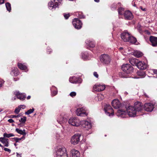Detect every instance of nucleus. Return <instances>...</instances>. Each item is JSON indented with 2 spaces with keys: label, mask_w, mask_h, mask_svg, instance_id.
<instances>
[{
  "label": "nucleus",
  "mask_w": 157,
  "mask_h": 157,
  "mask_svg": "<svg viewBox=\"0 0 157 157\" xmlns=\"http://www.w3.org/2000/svg\"><path fill=\"white\" fill-rule=\"evenodd\" d=\"M126 112L122 109H119L117 110L116 115L117 116L124 118L125 117L127 114L130 117H134L136 116V111L132 106H130L126 108Z\"/></svg>",
  "instance_id": "f257e3e1"
},
{
  "label": "nucleus",
  "mask_w": 157,
  "mask_h": 157,
  "mask_svg": "<svg viewBox=\"0 0 157 157\" xmlns=\"http://www.w3.org/2000/svg\"><path fill=\"white\" fill-rule=\"evenodd\" d=\"M66 149L63 147H59L56 152V157H68L66 153Z\"/></svg>",
  "instance_id": "f03ea898"
},
{
  "label": "nucleus",
  "mask_w": 157,
  "mask_h": 157,
  "mask_svg": "<svg viewBox=\"0 0 157 157\" xmlns=\"http://www.w3.org/2000/svg\"><path fill=\"white\" fill-rule=\"evenodd\" d=\"M122 69L125 73L129 74L132 73L134 70L133 67L130 64H124L122 66Z\"/></svg>",
  "instance_id": "7ed1b4c3"
},
{
  "label": "nucleus",
  "mask_w": 157,
  "mask_h": 157,
  "mask_svg": "<svg viewBox=\"0 0 157 157\" xmlns=\"http://www.w3.org/2000/svg\"><path fill=\"white\" fill-rule=\"evenodd\" d=\"M76 113L77 116L81 117L87 116L88 113V111L85 108L82 107L77 109Z\"/></svg>",
  "instance_id": "20e7f679"
},
{
  "label": "nucleus",
  "mask_w": 157,
  "mask_h": 157,
  "mask_svg": "<svg viewBox=\"0 0 157 157\" xmlns=\"http://www.w3.org/2000/svg\"><path fill=\"white\" fill-rule=\"evenodd\" d=\"M100 60L101 63L106 64H109L111 61L110 56L105 54H102L100 56Z\"/></svg>",
  "instance_id": "39448f33"
},
{
  "label": "nucleus",
  "mask_w": 157,
  "mask_h": 157,
  "mask_svg": "<svg viewBox=\"0 0 157 157\" xmlns=\"http://www.w3.org/2000/svg\"><path fill=\"white\" fill-rule=\"evenodd\" d=\"M62 1V0H53V1L50 2L48 4L49 9H55L61 3Z\"/></svg>",
  "instance_id": "423d86ee"
},
{
  "label": "nucleus",
  "mask_w": 157,
  "mask_h": 157,
  "mask_svg": "<svg viewBox=\"0 0 157 157\" xmlns=\"http://www.w3.org/2000/svg\"><path fill=\"white\" fill-rule=\"evenodd\" d=\"M80 120L76 117L70 118L68 120L69 123L72 126L78 127L80 124Z\"/></svg>",
  "instance_id": "0eeeda50"
},
{
  "label": "nucleus",
  "mask_w": 157,
  "mask_h": 157,
  "mask_svg": "<svg viewBox=\"0 0 157 157\" xmlns=\"http://www.w3.org/2000/svg\"><path fill=\"white\" fill-rule=\"evenodd\" d=\"M104 110L106 115L109 116L113 115V110L110 105H106L105 106Z\"/></svg>",
  "instance_id": "6e6552de"
},
{
  "label": "nucleus",
  "mask_w": 157,
  "mask_h": 157,
  "mask_svg": "<svg viewBox=\"0 0 157 157\" xmlns=\"http://www.w3.org/2000/svg\"><path fill=\"white\" fill-rule=\"evenodd\" d=\"M72 24L75 28L77 29H80L82 24L81 21L78 18H75L73 20Z\"/></svg>",
  "instance_id": "1a4fd4ad"
},
{
  "label": "nucleus",
  "mask_w": 157,
  "mask_h": 157,
  "mask_svg": "<svg viewBox=\"0 0 157 157\" xmlns=\"http://www.w3.org/2000/svg\"><path fill=\"white\" fill-rule=\"evenodd\" d=\"M81 135L80 134H75L71 137V143L72 144L75 145L78 144L80 140Z\"/></svg>",
  "instance_id": "9d476101"
},
{
  "label": "nucleus",
  "mask_w": 157,
  "mask_h": 157,
  "mask_svg": "<svg viewBox=\"0 0 157 157\" xmlns=\"http://www.w3.org/2000/svg\"><path fill=\"white\" fill-rule=\"evenodd\" d=\"M82 127L85 128L86 130L91 128V123L86 121H83L80 122Z\"/></svg>",
  "instance_id": "9b49d317"
},
{
  "label": "nucleus",
  "mask_w": 157,
  "mask_h": 157,
  "mask_svg": "<svg viewBox=\"0 0 157 157\" xmlns=\"http://www.w3.org/2000/svg\"><path fill=\"white\" fill-rule=\"evenodd\" d=\"M130 34L126 31H124L121 35V38L124 42H127L130 37Z\"/></svg>",
  "instance_id": "f8f14e48"
},
{
  "label": "nucleus",
  "mask_w": 157,
  "mask_h": 157,
  "mask_svg": "<svg viewBox=\"0 0 157 157\" xmlns=\"http://www.w3.org/2000/svg\"><path fill=\"white\" fill-rule=\"evenodd\" d=\"M105 88V86L100 84H96L93 87L94 90L97 91H100L104 90Z\"/></svg>",
  "instance_id": "ddd939ff"
},
{
  "label": "nucleus",
  "mask_w": 157,
  "mask_h": 157,
  "mask_svg": "<svg viewBox=\"0 0 157 157\" xmlns=\"http://www.w3.org/2000/svg\"><path fill=\"white\" fill-rule=\"evenodd\" d=\"M144 108L147 111L151 112L154 108V105L150 103H146L144 104Z\"/></svg>",
  "instance_id": "4468645a"
},
{
  "label": "nucleus",
  "mask_w": 157,
  "mask_h": 157,
  "mask_svg": "<svg viewBox=\"0 0 157 157\" xmlns=\"http://www.w3.org/2000/svg\"><path fill=\"white\" fill-rule=\"evenodd\" d=\"M137 67L141 70H144L147 67V65L146 63L143 61H141L138 62Z\"/></svg>",
  "instance_id": "2eb2a0df"
},
{
  "label": "nucleus",
  "mask_w": 157,
  "mask_h": 157,
  "mask_svg": "<svg viewBox=\"0 0 157 157\" xmlns=\"http://www.w3.org/2000/svg\"><path fill=\"white\" fill-rule=\"evenodd\" d=\"M69 81L73 83H80L82 81V79L80 78L74 76L69 78Z\"/></svg>",
  "instance_id": "dca6fc26"
},
{
  "label": "nucleus",
  "mask_w": 157,
  "mask_h": 157,
  "mask_svg": "<svg viewBox=\"0 0 157 157\" xmlns=\"http://www.w3.org/2000/svg\"><path fill=\"white\" fill-rule=\"evenodd\" d=\"M143 105L139 102H136L134 104V108L137 112L141 111L142 109Z\"/></svg>",
  "instance_id": "f3484780"
},
{
  "label": "nucleus",
  "mask_w": 157,
  "mask_h": 157,
  "mask_svg": "<svg viewBox=\"0 0 157 157\" xmlns=\"http://www.w3.org/2000/svg\"><path fill=\"white\" fill-rule=\"evenodd\" d=\"M112 106L115 109L119 108L121 105V104L118 99H114L112 102Z\"/></svg>",
  "instance_id": "a211bd4d"
},
{
  "label": "nucleus",
  "mask_w": 157,
  "mask_h": 157,
  "mask_svg": "<svg viewBox=\"0 0 157 157\" xmlns=\"http://www.w3.org/2000/svg\"><path fill=\"white\" fill-rule=\"evenodd\" d=\"M125 18L127 20H131L133 18V16L132 13L129 11H125L124 13Z\"/></svg>",
  "instance_id": "6ab92c4d"
},
{
  "label": "nucleus",
  "mask_w": 157,
  "mask_h": 157,
  "mask_svg": "<svg viewBox=\"0 0 157 157\" xmlns=\"http://www.w3.org/2000/svg\"><path fill=\"white\" fill-rule=\"evenodd\" d=\"M149 40L153 46L155 47L157 46V37L151 36Z\"/></svg>",
  "instance_id": "aec40b11"
},
{
  "label": "nucleus",
  "mask_w": 157,
  "mask_h": 157,
  "mask_svg": "<svg viewBox=\"0 0 157 157\" xmlns=\"http://www.w3.org/2000/svg\"><path fill=\"white\" fill-rule=\"evenodd\" d=\"M14 94L16 95L17 98L21 100H24L26 98L25 95H24L23 94H20L19 92H14Z\"/></svg>",
  "instance_id": "412c9836"
},
{
  "label": "nucleus",
  "mask_w": 157,
  "mask_h": 157,
  "mask_svg": "<svg viewBox=\"0 0 157 157\" xmlns=\"http://www.w3.org/2000/svg\"><path fill=\"white\" fill-rule=\"evenodd\" d=\"M87 47L88 48L89 47L90 48H94L95 46V43L93 41H91L90 40H87L86 41Z\"/></svg>",
  "instance_id": "4be33fe9"
},
{
  "label": "nucleus",
  "mask_w": 157,
  "mask_h": 157,
  "mask_svg": "<svg viewBox=\"0 0 157 157\" xmlns=\"http://www.w3.org/2000/svg\"><path fill=\"white\" fill-rule=\"evenodd\" d=\"M72 157H79L80 154L78 151L73 149L71 150Z\"/></svg>",
  "instance_id": "5701e85b"
},
{
  "label": "nucleus",
  "mask_w": 157,
  "mask_h": 157,
  "mask_svg": "<svg viewBox=\"0 0 157 157\" xmlns=\"http://www.w3.org/2000/svg\"><path fill=\"white\" fill-rule=\"evenodd\" d=\"M133 55L137 58H139L142 56L143 54L141 52L137 50L134 51L133 53Z\"/></svg>",
  "instance_id": "b1692460"
},
{
  "label": "nucleus",
  "mask_w": 157,
  "mask_h": 157,
  "mask_svg": "<svg viewBox=\"0 0 157 157\" xmlns=\"http://www.w3.org/2000/svg\"><path fill=\"white\" fill-rule=\"evenodd\" d=\"M129 63L133 66H137L138 63V60L135 58H131L129 59Z\"/></svg>",
  "instance_id": "393cba45"
},
{
  "label": "nucleus",
  "mask_w": 157,
  "mask_h": 157,
  "mask_svg": "<svg viewBox=\"0 0 157 157\" xmlns=\"http://www.w3.org/2000/svg\"><path fill=\"white\" fill-rule=\"evenodd\" d=\"M129 39V40H128L127 42H129L130 43L132 44H135L137 41V40L136 38L131 36V35Z\"/></svg>",
  "instance_id": "a878e982"
},
{
  "label": "nucleus",
  "mask_w": 157,
  "mask_h": 157,
  "mask_svg": "<svg viewBox=\"0 0 157 157\" xmlns=\"http://www.w3.org/2000/svg\"><path fill=\"white\" fill-rule=\"evenodd\" d=\"M17 65L18 67L21 70H26L27 69V67L25 65L21 63H18Z\"/></svg>",
  "instance_id": "bb28decb"
},
{
  "label": "nucleus",
  "mask_w": 157,
  "mask_h": 157,
  "mask_svg": "<svg viewBox=\"0 0 157 157\" xmlns=\"http://www.w3.org/2000/svg\"><path fill=\"white\" fill-rule=\"evenodd\" d=\"M2 143L4 145V146L8 147L9 144L8 139L5 138L2 141Z\"/></svg>",
  "instance_id": "cd10ccee"
},
{
  "label": "nucleus",
  "mask_w": 157,
  "mask_h": 157,
  "mask_svg": "<svg viewBox=\"0 0 157 157\" xmlns=\"http://www.w3.org/2000/svg\"><path fill=\"white\" fill-rule=\"evenodd\" d=\"M21 106L25 107V106L24 105H20V106H18V107L16 108L14 112L16 114L18 113L21 109V108H22V107H21Z\"/></svg>",
  "instance_id": "c85d7f7f"
},
{
  "label": "nucleus",
  "mask_w": 157,
  "mask_h": 157,
  "mask_svg": "<svg viewBox=\"0 0 157 157\" xmlns=\"http://www.w3.org/2000/svg\"><path fill=\"white\" fill-rule=\"evenodd\" d=\"M6 6L7 10L10 12L11 10V6L10 3L6 2Z\"/></svg>",
  "instance_id": "c756f323"
},
{
  "label": "nucleus",
  "mask_w": 157,
  "mask_h": 157,
  "mask_svg": "<svg viewBox=\"0 0 157 157\" xmlns=\"http://www.w3.org/2000/svg\"><path fill=\"white\" fill-rule=\"evenodd\" d=\"M12 72L14 75L16 76L17 75L18 73L17 68V67H14V69L12 70Z\"/></svg>",
  "instance_id": "7c9ffc66"
},
{
  "label": "nucleus",
  "mask_w": 157,
  "mask_h": 157,
  "mask_svg": "<svg viewBox=\"0 0 157 157\" xmlns=\"http://www.w3.org/2000/svg\"><path fill=\"white\" fill-rule=\"evenodd\" d=\"M3 136L5 138V137L9 138L10 137L13 136H14V135L13 133H10L8 134L6 133H5L3 134Z\"/></svg>",
  "instance_id": "2f4dec72"
},
{
  "label": "nucleus",
  "mask_w": 157,
  "mask_h": 157,
  "mask_svg": "<svg viewBox=\"0 0 157 157\" xmlns=\"http://www.w3.org/2000/svg\"><path fill=\"white\" fill-rule=\"evenodd\" d=\"M16 131L19 134L23 135V136H24L25 137V133H23L22 132V130L19 129L18 128H16Z\"/></svg>",
  "instance_id": "473e14b6"
},
{
  "label": "nucleus",
  "mask_w": 157,
  "mask_h": 157,
  "mask_svg": "<svg viewBox=\"0 0 157 157\" xmlns=\"http://www.w3.org/2000/svg\"><path fill=\"white\" fill-rule=\"evenodd\" d=\"M124 9L120 7L118 9V12L119 14L120 15H122L124 13Z\"/></svg>",
  "instance_id": "72a5a7b5"
},
{
  "label": "nucleus",
  "mask_w": 157,
  "mask_h": 157,
  "mask_svg": "<svg viewBox=\"0 0 157 157\" xmlns=\"http://www.w3.org/2000/svg\"><path fill=\"white\" fill-rule=\"evenodd\" d=\"M137 74L138 75L142 77H144L145 76V73L143 71H139L137 72Z\"/></svg>",
  "instance_id": "f704fd0d"
},
{
  "label": "nucleus",
  "mask_w": 157,
  "mask_h": 157,
  "mask_svg": "<svg viewBox=\"0 0 157 157\" xmlns=\"http://www.w3.org/2000/svg\"><path fill=\"white\" fill-rule=\"evenodd\" d=\"M26 120V117H23L21 118L19 121L21 122L22 123H25Z\"/></svg>",
  "instance_id": "c9c22d12"
},
{
  "label": "nucleus",
  "mask_w": 157,
  "mask_h": 157,
  "mask_svg": "<svg viewBox=\"0 0 157 157\" xmlns=\"http://www.w3.org/2000/svg\"><path fill=\"white\" fill-rule=\"evenodd\" d=\"M34 109L33 108L32 109H30L28 110L25 113V114L27 115H29L32 113H33L34 111Z\"/></svg>",
  "instance_id": "e433bc0d"
},
{
  "label": "nucleus",
  "mask_w": 157,
  "mask_h": 157,
  "mask_svg": "<svg viewBox=\"0 0 157 157\" xmlns=\"http://www.w3.org/2000/svg\"><path fill=\"white\" fill-rule=\"evenodd\" d=\"M25 137L24 136H23L21 138H19L17 137H15L13 139L14 140L16 141V142H18L19 140H21L22 139H25Z\"/></svg>",
  "instance_id": "4c0bfd02"
},
{
  "label": "nucleus",
  "mask_w": 157,
  "mask_h": 157,
  "mask_svg": "<svg viewBox=\"0 0 157 157\" xmlns=\"http://www.w3.org/2000/svg\"><path fill=\"white\" fill-rule=\"evenodd\" d=\"M76 93L75 92H71L70 94V95L72 97H75L76 95Z\"/></svg>",
  "instance_id": "58836bf2"
},
{
  "label": "nucleus",
  "mask_w": 157,
  "mask_h": 157,
  "mask_svg": "<svg viewBox=\"0 0 157 157\" xmlns=\"http://www.w3.org/2000/svg\"><path fill=\"white\" fill-rule=\"evenodd\" d=\"M98 97L99 101H100L103 99L104 98V97L102 95L100 94L98 95Z\"/></svg>",
  "instance_id": "ea45409f"
},
{
  "label": "nucleus",
  "mask_w": 157,
  "mask_h": 157,
  "mask_svg": "<svg viewBox=\"0 0 157 157\" xmlns=\"http://www.w3.org/2000/svg\"><path fill=\"white\" fill-rule=\"evenodd\" d=\"M4 82V81L2 79H0V88L2 86Z\"/></svg>",
  "instance_id": "a19ab883"
},
{
  "label": "nucleus",
  "mask_w": 157,
  "mask_h": 157,
  "mask_svg": "<svg viewBox=\"0 0 157 157\" xmlns=\"http://www.w3.org/2000/svg\"><path fill=\"white\" fill-rule=\"evenodd\" d=\"M70 15L69 14H64V16L66 19H67L70 17Z\"/></svg>",
  "instance_id": "79ce46f5"
},
{
  "label": "nucleus",
  "mask_w": 157,
  "mask_h": 157,
  "mask_svg": "<svg viewBox=\"0 0 157 157\" xmlns=\"http://www.w3.org/2000/svg\"><path fill=\"white\" fill-rule=\"evenodd\" d=\"M20 115H11L10 117L11 118H14V117H20Z\"/></svg>",
  "instance_id": "37998d69"
},
{
  "label": "nucleus",
  "mask_w": 157,
  "mask_h": 157,
  "mask_svg": "<svg viewBox=\"0 0 157 157\" xmlns=\"http://www.w3.org/2000/svg\"><path fill=\"white\" fill-rule=\"evenodd\" d=\"M94 76L95 77L97 78H98V75L96 72H94Z\"/></svg>",
  "instance_id": "c03bdc74"
},
{
  "label": "nucleus",
  "mask_w": 157,
  "mask_h": 157,
  "mask_svg": "<svg viewBox=\"0 0 157 157\" xmlns=\"http://www.w3.org/2000/svg\"><path fill=\"white\" fill-rule=\"evenodd\" d=\"M4 150L6 151L9 152H11V150L10 149L6 148H4Z\"/></svg>",
  "instance_id": "a18cd8bd"
},
{
  "label": "nucleus",
  "mask_w": 157,
  "mask_h": 157,
  "mask_svg": "<svg viewBox=\"0 0 157 157\" xmlns=\"http://www.w3.org/2000/svg\"><path fill=\"white\" fill-rule=\"evenodd\" d=\"M57 91H54L52 92V95L53 96H55L57 94Z\"/></svg>",
  "instance_id": "49530a36"
},
{
  "label": "nucleus",
  "mask_w": 157,
  "mask_h": 157,
  "mask_svg": "<svg viewBox=\"0 0 157 157\" xmlns=\"http://www.w3.org/2000/svg\"><path fill=\"white\" fill-rule=\"evenodd\" d=\"M8 121L10 123H12L14 122V121L12 119H10L8 120Z\"/></svg>",
  "instance_id": "de8ad7c7"
},
{
  "label": "nucleus",
  "mask_w": 157,
  "mask_h": 157,
  "mask_svg": "<svg viewBox=\"0 0 157 157\" xmlns=\"http://www.w3.org/2000/svg\"><path fill=\"white\" fill-rule=\"evenodd\" d=\"M124 73H122V75H121V77H122V78H127L128 77L126 75H124Z\"/></svg>",
  "instance_id": "09e8293b"
},
{
  "label": "nucleus",
  "mask_w": 157,
  "mask_h": 157,
  "mask_svg": "<svg viewBox=\"0 0 157 157\" xmlns=\"http://www.w3.org/2000/svg\"><path fill=\"white\" fill-rule=\"evenodd\" d=\"M153 72L155 74L157 75V70L154 69L153 70Z\"/></svg>",
  "instance_id": "8fccbe9b"
},
{
  "label": "nucleus",
  "mask_w": 157,
  "mask_h": 157,
  "mask_svg": "<svg viewBox=\"0 0 157 157\" xmlns=\"http://www.w3.org/2000/svg\"><path fill=\"white\" fill-rule=\"evenodd\" d=\"M140 9L143 11H146V8H143L142 6H140Z\"/></svg>",
  "instance_id": "3c124183"
},
{
  "label": "nucleus",
  "mask_w": 157,
  "mask_h": 157,
  "mask_svg": "<svg viewBox=\"0 0 157 157\" xmlns=\"http://www.w3.org/2000/svg\"><path fill=\"white\" fill-rule=\"evenodd\" d=\"M5 138L4 137H0V141L2 143V141L4 139H5Z\"/></svg>",
  "instance_id": "603ef678"
},
{
  "label": "nucleus",
  "mask_w": 157,
  "mask_h": 157,
  "mask_svg": "<svg viewBox=\"0 0 157 157\" xmlns=\"http://www.w3.org/2000/svg\"><path fill=\"white\" fill-rule=\"evenodd\" d=\"M4 2V0H0V4L3 3Z\"/></svg>",
  "instance_id": "864d4df0"
},
{
  "label": "nucleus",
  "mask_w": 157,
  "mask_h": 157,
  "mask_svg": "<svg viewBox=\"0 0 157 157\" xmlns=\"http://www.w3.org/2000/svg\"><path fill=\"white\" fill-rule=\"evenodd\" d=\"M16 99V97L15 96H14L13 98H11V100L12 101H13L14 100H15Z\"/></svg>",
  "instance_id": "5fc2aeb1"
},
{
  "label": "nucleus",
  "mask_w": 157,
  "mask_h": 157,
  "mask_svg": "<svg viewBox=\"0 0 157 157\" xmlns=\"http://www.w3.org/2000/svg\"><path fill=\"white\" fill-rule=\"evenodd\" d=\"M114 6V9H115L116 8V5L115 4H113V5L112 6H111V8H113V6Z\"/></svg>",
  "instance_id": "6e6d98bb"
},
{
  "label": "nucleus",
  "mask_w": 157,
  "mask_h": 157,
  "mask_svg": "<svg viewBox=\"0 0 157 157\" xmlns=\"http://www.w3.org/2000/svg\"><path fill=\"white\" fill-rule=\"evenodd\" d=\"M22 131V132H23V133H25V136L26 135V133L25 132V129H23Z\"/></svg>",
  "instance_id": "4d7b16f0"
},
{
  "label": "nucleus",
  "mask_w": 157,
  "mask_h": 157,
  "mask_svg": "<svg viewBox=\"0 0 157 157\" xmlns=\"http://www.w3.org/2000/svg\"><path fill=\"white\" fill-rule=\"evenodd\" d=\"M17 157H21V155L17 153Z\"/></svg>",
  "instance_id": "13d9d810"
},
{
  "label": "nucleus",
  "mask_w": 157,
  "mask_h": 157,
  "mask_svg": "<svg viewBox=\"0 0 157 157\" xmlns=\"http://www.w3.org/2000/svg\"><path fill=\"white\" fill-rule=\"evenodd\" d=\"M30 98H31V96H27V98L28 99H29Z\"/></svg>",
  "instance_id": "bf43d9fd"
},
{
  "label": "nucleus",
  "mask_w": 157,
  "mask_h": 157,
  "mask_svg": "<svg viewBox=\"0 0 157 157\" xmlns=\"http://www.w3.org/2000/svg\"><path fill=\"white\" fill-rule=\"evenodd\" d=\"M94 1L97 2H99V0H94Z\"/></svg>",
  "instance_id": "052dcab7"
},
{
  "label": "nucleus",
  "mask_w": 157,
  "mask_h": 157,
  "mask_svg": "<svg viewBox=\"0 0 157 157\" xmlns=\"http://www.w3.org/2000/svg\"><path fill=\"white\" fill-rule=\"evenodd\" d=\"M0 147L2 148L3 147V146L2 145V144H0Z\"/></svg>",
  "instance_id": "680f3d73"
},
{
  "label": "nucleus",
  "mask_w": 157,
  "mask_h": 157,
  "mask_svg": "<svg viewBox=\"0 0 157 157\" xmlns=\"http://www.w3.org/2000/svg\"><path fill=\"white\" fill-rule=\"evenodd\" d=\"M83 54H82V58L83 59H85V58H83Z\"/></svg>",
  "instance_id": "e2e57ef3"
},
{
  "label": "nucleus",
  "mask_w": 157,
  "mask_h": 157,
  "mask_svg": "<svg viewBox=\"0 0 157 157\" xmlns=\"http://www.w3.org/2000/svg\"><path fill=\"white\" fill-rule=\"evenodd\" d=\"M79 17L80 18H82V16H79Z\"/></svg>",
  "instance_id": "0e129e2a"
},
{
  "label": "nucleus",
  "mask_w": 157,
  "mask_h": 157,
  "mask_svg": "<svg viewBox=\"0 0 157 157\" xmlns=\"http://www.w3.org/2000/svg\"><path fill=\"white\" fill-rule=\"evenodd\" d=\"M122 49H123V48H120V50H121Z\"/></svg>",
  "instance_id": "69168bd1"
},
{
  "label": "nucleus",
  "mask_w": 157,
  "mask_h": 157,
  "mask_svg": "<svg viewBox=\"0 0 157 157\" xmlns=\"http://www.w3.org/2000/svg\"><path fill=\"white\" fill-rule=\"evenodd\" d=\"M14 145L15 146H16V145H17V144H16V143H14Z\"/></svg>",
  "instance_id": "338daca9"
},
{
  "label": "nucleus",
  "mask_w": 157,
  "mask_h": 157,
  "mask_svg": "<svg viewBox=\"0 0 157 157\" xmlns=\"http://www.w3.org/2000/svg\"><path fill=\"white\" fill-rule=\"evenodd\" d=\"M12 125L13 126V125H14V124H12Z\"/></svg>",
  "instance_id": "774afa93"
}]
</instances>
